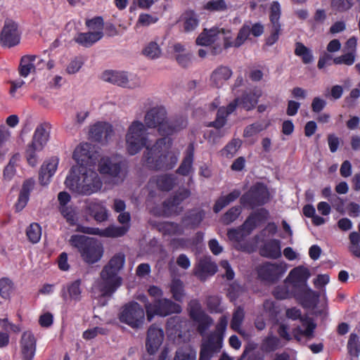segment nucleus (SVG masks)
<instances>
[{"instance_id":"nucleus-1","label":"nucleus","mask_w":360,"mask_h":360,"mask_svg":"<svg viewBox=\"0 0 360 360\" xmlns=\"http://www.w3.org/2000/svg\"><path fill=\"white\" fill-rule=\"evenodd\" d=\"M144 124L148 129H155L161 136H170L187 126V120L183 117L170 120L166 108L156 105L148 110L144 116Z\"/></svg>"},{"instance_id":"nucleus-2","label":"nucleus","mask_w":360,"mask_h":360,"mask_svg":"<svg viewBox=\"0 0 360 360\" xmlns=\"http://www.w3.org/2000/svg\"><path fill=\"white\" fill-rule=\"evenodd\" d=\"M125 263L123 253L115 255L103 267L98 281V289L103 297H111L122 284L120 275Z\"/></svg>"},{"instance_id":"nucleus-3","label":"nucleus","mask_w":360,"mask_h":360,"mask_svg":"<svg viewBox=\"0 0 360 360\" xmlns=\"http://www.w3.org/2000/svg\"><path fill=\"white\" fill-rule=\"evenodd\" d=\"M66 186L72 192L82 195H90L102 188L103 183L98 173L85 169L79 175L70 174L65 181Z\"/></svg>"},{"instance_id":"nucleus-4","label":"nucleus","mask_w":360,"mask_h":360,"mask_svg":"<svg viewBox=\"0 0 360 360\" xmlns=\"http://www.w3.org/2000/svg\"><path fill=\"white\" fill-rule=\"evenodd\" d=\"M147 127L141 121L135 120L129 125L125 136L126 148L130 155H134L146 147Z\"/></svg>"},{"instance_id":"nucleus-5","label":"nucleus","mask_w":360,"mask_h":360,"mask_svg":"<svg viewBox=\"0 0 360 360\" xmlns=\"http://www.w3.org/2000/svg\"><path fill=\"white\" fill-rule=\"evenodd\" d=\"M146 309L135 301L124 304L117 314L119 321L129 326L132 329L138 330L143 328L145 323Z\"/></svg>"},{"instance_id":"nucleus-6","label":"nucleus","mask_w":360,"mask_h":360,"mask_svg":"<svg viewBox=\"0 0 360 360\" xmlns=\"http://www.w3.org/2000/svg\"><path fill=\"white\" fill-rule=\"evenodd\" d=\"M171 142L170 139L163 137L158 139L155 143L151 147H146V150L143 154V159L146 166L153 170H165V160L167 156L162 153V147L167 143Z\"/></svg>"},{"instance_id":"nucleus-7","label":"nucleus","mask_w":360,"mask_h":360,"mask_svg":"<svg viewBox=\"0 0 360 360\" xmlns=\"http://www.w3.org/2000/svg\"><path fill=\"white\" fill-rule=\"evenodd\" d=\"M269 200L267 187L263 183L257 182L241 195L240 202L244 207L254 209L265 205Z\"/></svg>"},{"instance_id":"nucleus-8","label":"nucleus","mask_w":360,"mask_h":360,"mask_svg":"<svg viewBox=\"0 0 360 360\" xmlns=\"http://www.w3.org/2000/svg\"><path fill=\"white\" fill-rule=\"evenodd\" d=\"M147 320L150 322L155 315L167 316L172 314H179L181 306L167 298L155 300L153 303L145 304Z\"/></svg>"},{"instance_id":"nucleus-9","label":"nucleus","mask_w":360,"mask_h":360,"mask_svg":"<svg viewBox=\"0 0 360 360\" xmlns=\"http://www.w3.org/2000/svg\"><path fill=\"white\" fill-rule=\"evenodd\" d=\"M281 15V5L278 1L272 2L269 11V35L265 39V45L271 46L276 44L282 32V26L280 22Z\"/></svg>"},{"instance_id":"nucleus-10","label":"nucleus","mask_w":360,"mask_h":360,"mask_svg":"<svg viewBox=\"0 0 360 360\" xmlns=\"http://www.w3.org/2000/svg\"><path fill=\"white\" fill-rule=\"evenodd\" d=\"M287 266L284 262H264L257 268L258 278L269 283H276L285 273Z\"/></svg>"},{"instance_id":"nucleus-11","label":"nucleus","mask_w":360,"mask_h":360,"mask_svg":"<svg viewBox=\"0 0 360 360\" xmlns=\"http://www.w3.org/2000/svg\"><path fill=\"white\" fill-rule=\"evenodd\" d=\"M20 35L18 24L13 20L6 19L1 33V42L4 46L13 47L20 43Z\"/></svg>"},{"instance_id":"nucleus-12","label":"nucleus","mask_w":360,"mask_h":360,"mask_svg":"<svg viewBox=\"0 0 360 360\" xmlns=\"http://www.w3.org/2000/svg\"><path fill=\"white\" fill-rule=\"evenodd\" d=\"M311 276L309 270L303 266L293 268L285 279V283H288L294 290L307 286V281Z\"/></svg>"},{"instance_id":"nucleus-13","label":"nucleus","mask_w":360,"mask_h":360,"mask_svg":"<svg viewBox=\"0 0 360 360\" xmlns=\"http://www.w3.org/2000/svg\"><path fill=\"white\" fill-rule=\"evenodd\" d=\"M114 134L112 125L106 122H97L89 129V139L94 142H108Z\"/></svg>"},{"instance_id":"nucleus-14","label":"nucleus","mask_w":360,"mask_h":360,"mask_svg":"<svg viewBox=\"0 0 360 360\" xmlns=\"http://www.w3.org/2000/svg\"><path fill=\"white\" fill-rule=\"evenodd\" d=\"M320 294L312 290L308 285L294 290V298L306 309L315 308L319 301Z\"/></svg>"},{"instance_id":"nucleus-15","label":"nucleus","mask_w":360,"mask_h":360,"mask_svg":"<svg viewBox=\"0 0 360 360\" xmlns=\"http://www.w3.org/2000/svg\"><path fill=\"white\" fill-rule=\"evenodd\" d=\"M189 316L198 323V330L200 333L207 330L212 323V319L205 314L198 302L190 304Z\"/></svg>"},{"instance_id":"nucleus-16","label":"nucleus","mask_w":360,"mask_h":360,"mask_svg":"<svg viewBox=\"0 0 360 360\" xmlns=\"http://www.w3.org/2000/svg\"><path fill=\"white\" fill-rule=\"evenodd\" d=\"M217 265L210 257L200 258L193 268V275L201 281H205L217 271Z\"/></svg>"},{"instance_id":"nucleus-17","label":"nucleus","mask_w":360,"mask_h":360,"mask_svg":"<svg viewBox=\"0 0 360 360\" xmlns=\"http://www.w3.org/2000/svg\"><path fill=\"white\" fill-rule=\"evenodd\" d=\"M238 105H239V98H236L226 107H220L217 110L215 120L209 122L207 126L216 129H221L226 124L228 116L236 110Z\"/></svg>"},{"instance_id":"nucleus-18","label":"nucleus","mask_w":360,"mask_h":360,"mask_svg":"<svg viewBox=\"0 0 360 360\" xmlns=\"http://www.w3.org/2000/svg\"><path fill=\"white\" fill-rule=\"evenodd\" d=\"M163 338V330L155 324L151 325L148 330L146 342L148 353L154 354L161 345Z\"/></svg>"},{"instance_id":"nucleus-19","label":"nucleus","mask_w":360,"mask_h":360,"mask_svg":"<svg viewBox=\"0 0 360 360\" xmlns=\"http://www.w3.org/2000/svg\"><path fill=\"white\" fill-rule=\"evenodd\" d=\"M125 163L123 161H114L110 158L101 159L98 164V171L102 174L112 177H120Z\"/></svg>"},{"instance_id":"nucleus-20","label":"nucleus","mask_w":360,"mask_h":360,"mask_svg":"<svg viewBox=\"0 0 360 360\" xmlns=\"http://www.w3.org/2000/svg\"><path fill=\"white\" fill-rule=\"evenodd\" d=\"M278 231V226L274 222H269L257 235V238L264 243L262 248H281V241L271 238Z\"/></svg>"},{"instance_id":"nucleus-21","label":"nucleus","mask_w":360,"mask_h":360,"mask_svg":"<svg viewBox=\"0 0 360 360\" xmlns=\"http://www.w3.org/2000/svg\"><path fill=\"white\" fill-rule=\"evenodd\" d=\"M23 360H32L36 351V339L31 331H25L20 340Z\"/></svg>"},{"instance_id":"nucleus-22","label":"nucleus","mask_w":360,"mask_h":360,"mask_svg":"<svg viewBox=\"0 0 360 360\" xmlns=\"http://www.w3.org/2000/svg\"><path fill=\"white\" fill-rule=\"evenodd\" d=\"M269 211L264 208H261L249 214L244 223L249 233H252L257 226L264 223L269 218Z\"/></svg>"},{"instance_id":"nucleus-23","label":"nucleus","mask_w":360,"mask_h":360,"mask_svg":"<svg viewBox=\"0 0 360 360\" xmlns=\"http://www.w3.org/2000/svg\"><path fill=\"white\" fill-rule=\"evenodd\" d=\"M224 32V29L213 27L210 30L204 29L196 39V44L200 46H210L221 39V34Z\"/></svg>"},{"instance_id":"nucleus-24","label":"nucleus","mask_w":360,"mask_h":360,"mask_svg":"<svg viewBox=\"0 0 360 360\" xmlns=\"http://www.w3.org/2000/svg\"><path fill=\"white\" fill-rule=\"evenodd\" d=\"M81 284V279H77L70 283H68L61 289L60 297L65 302H67L69 299L79 301L82 293Z\"/></svg>"},{"instance_id":"nucleus-25","label":"nucleus","mask_w":360,"mask_h":360,"mask_svg":"<svg viewBox=\"0 0 360 360\" xmlns=\"http://www.w3.org/2000/svg\"><path fill=\"white\" fill-rule=\"evenodd\" d=\"M73 159L79 165H88L93 158V151L91 144L88 143H80L74 150Z\"/></svg>"},{"instance_id":"nucleus-26","label":"nucleus","mask_w":360,"mask_h":360,"mask_svg":"<svg viewBox=\"0 0 360 360\" xmlns=\"http://www.w3.org/2000/svg\"><path fill=\"white\" fill-rule=\"evenodd\" d=\"M194 153L195 148L193 143H190L185 152V156L184 157L179 167L176 170V173L186 176L190 174L193 168V164L194 160Z\"/></svg>"},{"instance_id":"nucleus-27","label":"nucleus","mask_w":360,"mask_h":360,"mask_svg":"<svg viewBox=\"0 0 360 360\" xmlns=\"http://www.w3.org/2000/svg\"><path fill=\"white\" fill-rule=\"evenodd\" d=\"M103 37V32H79L75 36L73 40L83 47L89 48L102 39Z\"/></svg>"},{"instance_id":"nucleus-28","label":"nucleus","mask_w":360,"mask_h":360,"mask_svg":"<svg viewBox=\"0 0 360 360\" xmlns=\"http://www.w3.org/2000/svg\"><path fill=\"white\" fill-rule=\"evenodd\" d=\"M58 163V160L57 158H51L49 162H44L41 165L39 174L40 184L46 186L49 183L50 179L53 176L57 169Z\"/></svg>"},{"instance_id":"nucleus-29","label":"nucleus","mask_w":360,"mask_h":360,"mask_svg":"<svg viewBox=\"0 0 360 360\" xmlns=\"http://www.w3.org/2000/svg\"><path fill=\"white\" fill-rule=\"evenodd\" d=\"M231 75L232 70L229 67L220 65L212 72L210 81L214 86L219 88L231 78Z\"/></svg>"},{"instance_id":"nucleus-30","label":"nucleus","mask_w":360,"mask_h":360,"mask_svg":"<svg viewBox=\"0 0 360 360\" xmlns=\"http://www.w3.org/2000/svg\"><path fill=\"white\" fill-rule=\"evenodd\" d=\"M102 79L113 84L123 87H130L128 76L124 72L106 70L102 75Z\"/></svg>"},{"instance_id":"nucleus-31","label":"nucleus","mask_w":360,"mask_h":360,"mask_svg":"<svg viewBox=\"0 0 360 360\" xmlns=\"http://www.w3.org/2000/svg\"><path fill=\"white\" fill-rule=\"evenodd\" d=\"M261 93L256 91H245L239 98V105L247 111L254 109L258 103Z\"/></svg>"},{"instance_id":"nucleus-32","label":"nucleus","mask_w":360,"mask_h":360,"mask_svg":"<svg viewBox=\"0 0 360 360\" xmlns=\"http://www.w3.org/2000/svg\"><path fill=\"white\" fill-rule=\"evenodd\" d=\"M70 243L73 248H103L101 243L84 235H72Z\"/></svg>"},{"instance_id":"nucleus-33","label":"nucleus","mask_w":360,"mask_h":360,"mask_svg":"<svg viewBox=\"0 0 360 360\" xmlns=\"http://www.w3.org/2000/svg\"><path fill=\"white\" fill-rule=\"evenodd\" d=\"M90 215L97 221L102 222L108 219V212L105 207L98 201H91L87 205Z\"/></svg>"},{"instance_id":"nucleus-34","label":"nucleus","mask_w":360,"mask_h":360,"mask_svg":"<svg viewBox=\"0 0 360 360\" xmlns=\"http://www.w3.org/2000/svg\"><path fill=\"white\" fill-rule=\"evenodd\" d=\"M241 192L238 189H234L231 193L226 195L220 196L215 202L213 206V212L214 213H219L223 208L229 205L231 202H234L237 200Z\"/></svg>"},{"instance_id":"nucleus-35","label":"nucleus","mask_w":360,"mask_h":360,"mask_svg":"<svg viewBox=\"0 0 360 360\" xmlns=\"http://www.w3.org/2000/svg\"><path fill=\"white\" fill-rule=\"evenodd\" d=\"M347 354L351 360H359L360 356V336L350 333L347 343Z\"/></svg>"},{"instance_id":"nucleus-36","label":"nucleus","mask_w":360,"mask_h":360,"mask_svg":"<svg viewBox=\"0 0 360 360\" xmlns=\"http://www.w3.org/2000/svg\"><path fill=\"white\" fill-rule=\"evenodd\" d=\"M49 134L43 124L39 125L34 133L32 141L30 143L38 150H42L46 144Z\"/></svg>"},{"instance_id":"nucleus-37","label":"nucleus","mask_w":360,"mask_h":360,"mask_svg":"<svg viewBox=\"0 0 360 360\" xmlns=\"http://www.w3.org/2000/svg\"><path fill=\"white\" fill-rule=\"evenodd\" d=\"M176 178L174 174H165L157 176L156 186L162 191H171L176 184Z\"/></svg>"},{"instance_id":"nucleus-38","label":"nucleus","mask_w":360,"mask_h":360,"mask_svg":"<svg viewBox=\"0 0 360 360\" xmlns=\"http://www.w3.org/2000/svg\"><path fill=\"white\" fill-rule=\"evenodd\" d=\"M36 58L34 55H26L21 58L18 68L19 74L21 77H26L32 70H35L34 63Z\"/></svg>"},{"instance_id":"nucleus-39","label":"nucleus","mask_w":360,"mask_h":360,"mask_svg":"<svg viewBox=\"0 0 360 360\" xmlns=\"http://www.w3.org/2000/svg\"><path fill=\"white\" fill-rule=\"evenodd\" d=\"M83 260L89 264L98 262L103 255V249H79Z\"/></svg>"},{"instance_id":"nucleus-40","label":"nucleus","mask_w":360,"mask_h":360,"mask_svg":"<svg viewBox=\"0 0 360 360\" xmlns=\"http://www.w3.org/2000/svg\"><path fill=\"white\" fill-rule=\"evenodd\" d=\"M294 53L295 56L301 58L302 62L304 64H310L314 61L312 51L302 42L295 43V49Z\"/></svg>"},{"instance_id":"nucleus-41","label":"nucleus","mask_w":360,"mask_h":360,"mask_svg":"<svg viewBox=\"0 0 360 360\" xmlns=\"http://www.w3.org/2000/svg\"><path fill=\"white\" fill-rule=\"evenodd\" d=\"M129 230L127 226H110L104 229H100V236L109 238H117L124 236Z\"/></svg>"},{"instance_id":"nucleus-42","label":"nucleus","mask_w":360,"mask_h":360,"mask_svg":"<svg viewBox=\"0 0 360 360\" xmlns=\"http://www.w3.org/2000/svg\"><path fill=\"white\" fill-rule=\"evenodd\" d=\"M250 233L248 228L244 226L243 223L241 226L236 229H229L227 232V236L230 240L239 243L243 241L247 236L250 235Z\"/></svg>"},{"instance_id":"nucleus-43","label":"nucleus","mask_w":360,"mask_h":360,"mask_svg":"<svg viewBox=\"0 0 360 360\" xmlns=\"http://www.w3.org/2000/svg\"><path fill=\"white\" fill-rule=\"evenodd\" d=\"M223 339L224 338L221 335L212 333L207 337V340L202 343V345L215 354L219 352L222 347Z\"/></svg>"},{"instance_id":"nucleus-44","label":"nucleus","mask_w":360,"mask_h":360,"mask_svg":"<svg viewBox=\"0 0 360 360\" xmlns=\"http://www.w3.org/2000/svg\"><path fill=\"white\" fill-rule=\"evenodd\" d=\"M196 352L190 346L179 348L173 360H195Z\"/></svg>"},{"instance_id":"nucleus-45","label":"nucleus","mask_w":360,"mask_h":360,"mask_svg":"<svg viewBox=\"0 0 360 360\" xmlns=\"http://www.w3.org/2000/svg\"><path fill=\"white\" fill-rule=\"evenodd\" d=\"M172 297L178 302H181L184 297V286L183 282L178 278L173 279L170 285Z\"/></svg>"},{"instance_id":"nucleus-46","label":"nucleus","mask_w":360,"mask_h":360,"mask_svg":"<svg viewBox=\"0 0 360 360\" xmlns=\"http://www.w3.org/2000/svg\"><path fill=\"white\" fill-rule=\"evenodd\" d=\"M242 141L239 139H233L221 150V155L227 158H233L240 148Z\"/></svg>"},{"instance_id":"nucleus-47","label":"nucleus","mask_w":360,"mask_h":360,"mask_svg":"<svg viewBox=\"0 0 360 360\" xmlns=\"http://www.w3.org/2000/svg\"><path fill=\"white\" fill-rule=\"evenodd\" d=\"M198 23L199 20L194 11H189L185 13L184 28L186 32L194 30L198 27Z\"/></svg>"},{"instance_id":"nucleus-48","label":"nucleus","mask_w":360,"mask_h":360,"mask_svg":"<svg viewBox=\"0 0 360 360\" xmlns=\"http://www.w3.org/2000/svg\"><path fill=\"white\" fill-rule=\"evenodd\" d=\"M281 347L280 339L271 335H269L263 341L262 347L266 352H271L276 351Z\"/></svg>"},{"instance_id":"nucleus-49","label":"nucleus","mask_w":360,"mask_h":360,"mask_svg":"<svg viewBox=\"0 0 360 360\" xmlns=\"http://www.w3.org/2000/svg\"><path fill=\"white\" fill-rule=\"evenodd\" d=\"M244 317L245 312L243 308L240 306L238 307L233 314L231 321V328L235 331H238L240 328Z\"/></svg>"},{"instance_id":"nucleus-50","label":"nucleus","mask_w":360,"mask_h":360,"mask_svg":"<svg viewBox=\"0 0 360 360\" xmlns=\"http://www.w3.org/2000/svg\"><path fill=\"white\" fill-rule=\"evenodd\" d=\"M203 8L209 12H223L227 10L228 6L225 0H210L204 5Z\"/></svg>"},{"instance_id":"nucleus-51","label":"nucleus","mask_w":360,"mask_h":360,"mask_svg":"<svg viewBox=\"0 0 360 360\" xmlns=\"http://www.w3.org/2000/svg\"><path fill=\"white\" fill-rule=\"evenodd\" d=\"M273 295L278 300L294 297V289L292 287L291 290H290L288 286L285 285H278L274 290Z\"/></svg>"},{"instance_id":"nucleus-52","label":"nucleus","mask_w":360,"mask_h":360,"mask_svg":"<svg viewBox=\"0 0 360 360\" xmlns=\"http://www.w3.org/2000/svg\"><path fill=\"white\" fill-rule=\"evenodd\" d=\"M353 5V0H331L330 3L332 9L339 13L349 11Z\"/></svg>"},{"instance_id":"nucleus-53","label":"nucleus","mask_w":360,"mask_h":360,"mask_svg":"<svg viewBox=\"0 0 360 360\" xmlns=\"http://www.w3.org/2000/svg\"><path fill=\"white\" fill-rule=\"evenodd\" d=\"M250 25L245 23L238 31L235 39V47L238 48L243 45L250 35Z\"/></svg>"},{"instance_id":"nucleus-54","label":"nucleus","mask_w":360,"mask_h":360,"mask_svg":"<svg viewBox=\"0 0 360 360\" xmlns=\"http://www.w3.org/2000/svg\"><path fill=\"white\" fill-rule=\"evenodd\" d=\"M13 288V283L8 278L0 279V295L4 299H8Z\"/></svg>"},{"instance_id":"nucleus-55","label":"nucleus","mask_w":360,"mask_h":360,"mask_svg":"<svg viewBox=\"0 0 360 360\" xmlns=\"http://www.w3.org/2000/svg\"><path fill=\"white\" fill-rule=\"evenodd\" d=\"M27 236L32 243H37L41 236L40 226L37 223L31 224L27 229Z\"/></svg>"},{"instance_id":"nucleus-56","label":"nucleus","mask_w":360,"mask_h":360,"mask_svg":"<svg viewBox=\"0 0 360 360\" xmlns=\"http://www.w3.org/2000/svg\"><path fill=\"white\" fill-rule=\"evenodd\" d=\"M240 214L241 208L240 206L232 207L223 215V222L226 224H229L236 220Z\"/></svg>"},{"instance_id":"nucleus-57","label":"nucleus","mask_w":360,"mask_h":360,"mask_svg":"<svg viewBox=\"0 0 360 360\" xmlns=\"http://www.w3.org/2000/svg\"><path fill=\"white\" fill-rule=\"evenodd\" d=\"M60 212L71 226L76 224L77 217L74 209L72 207L63 206L59 207Z\"/></svg>"},{"instance_id":"nucleus-58","label":"nucleus","mask_w":360,"mask_h":360,"mask_svg":"<svg viewBox=\"0 0 360 360\" xmlns=\"http://www.w3.org/2000/svg\"><path fill=\"white\" fill-rule=\"evenodd\" d=\"M207 307L210 313H220L222 309L221 308V300L218 296H209L207 299Z\"/></svg>"},{"instance_id":"nucleus-59","label":"nucleus","mask_w":360,"mask_h":360,"mask_svg":"<svg viewBox=\"0 0 360 360\" xmlns=\"http://www.w3.org/2000/svg\"><path fill=\"white\" fill-rule=\"evenodd\" d=\"M355 61V53L354 51H349V53H345L340 56L335 57L333 58V62L335 65L345 64L347 65H352Z\"/></svg>"},{"instance_id":"nucleus-60","label":"nucleus","mask_w":360,"mask_h":360,"mask_svg":"<svg viewBox=\"0 0 360 360\" xmlns=\"http://www.w3.org/2000/svg\"><path fill=\"white\" fill-rule=\"evenodd\" d=\"M203 217L204 213L202 211L191 212L184 217V221H187L188 224L195 226L200 224Z\"/></svg>"},{"instance_id":"nucleus-61","label":"nucleus","mask_w":360,"mask_h":360,"mask_svg":"<svg viewBox=\"0 0 360 360\" xmlns=\"http://www.w3.org/2000/svg\"><path fill=\"white\" fill-rule=\"evenodd\" d=\"M85 25L90 30H95L94 32H103L104 22L102 17L96 16L91 19L86 20Z\"/></svg>"},{"instance_id":"nucleus-62","label":"nucleus","mask_w":360,"mask_h":360,"mask_svg":"<svg viewBox=\"0 0 360 360\" xmlns=\"http://www.w3.org/2000/svg\"><path fill=\"white\" fill-rule=\"evenodd\" d=\"M143 54L151 59L158 58L160 54V47L157 43L150 42L143 50Z\"/></svg>"},{"instance_id":"nucleus-63","label":"nucleus","mask_w":360,"mask_h":360,"mask_svg":"<svg viewBox=\"0 0 360 360\" xmlns=\"http://www.w3.org/2000/svg\"><path fill=\"white\" fill-rule=\"evenodd\" d=\"M181 202L178 197L174 194L172 197L167 198L162 202V207L166 213L170 214L173 210L178 207Z\"/></svg>"},{"instance_id":"nucleus-64","label":"nucleus","mask_w":360,"mask_h":360,"mask_svg":"<svg viewBox=\"0 0 360 360\" xmlns=\"http://www.w3.org/2000/svg\"><path fill=\"white\" fill-rule=\"evenodd\" d=\"M240 360H264V356L261 352L253 351V349L250 347H245L240 356Z\"/></svg>"}]
</instances>
